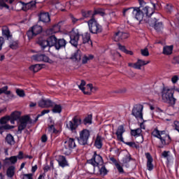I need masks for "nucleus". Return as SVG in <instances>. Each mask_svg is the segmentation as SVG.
<instances>
[{
	"mask_svg": "<svg viewBox=\"0 0 179 179\" xmlns=\"http://www.w3.org/2000/svg\"><path fill=\"white\" fill-rule=\"evenodd\" d=\"M139 7H129L127 8L123 9V16H127L131 13L133 17H135L136 20H143V17L152 16L155 13V10H160V3L158 2L151 3L152 8L149 6H147V3L144 0H138Z\"/></svg>",
	"mask_w": 179,
	"mask_h": 179,
	"instance_id": "obj_1",
	"label": "nucleus"
},
{
	"mask_svg": "<svg viewBox=\"0 0 179 179\" xmlns=\"http://www.w3.org/2000/svg\"><path fill=\"white\" fill-rule=\"evenodd\" d=\"M10 120H15V121L18 120V126H17V134H22L26 128H27V124H31L32 120L29 115H24L20 117V112L14 111L10 115Z\"/></svg>",
	"mask_w": 179,
	"mask_h": 179,
	"instance_id": "obj_2",
	"label": "nucleus"
},
{
	"mask_svg": "<svg viewBox=\"0 0 179 179\" xmlns=\"http://www.w3.org/2000/svg\"><path fill=\"white\" fill-rule=\"evenodd\" d=\"M57 36L55 35L50 36L47 40L39 38L37 41V44L41 47L42 51L48 52L50 47H55L57 45Z\"/></svg>",
	"mask_w": 179,
	"mask_h": 179,
	"instance_id": "obj_3",
	"label": "nucleus"
},
{
	"mask_svg": "<svg viewBox=\"0 0 179 179\" xmlns=\"http://www.w3.org/2000/svg\"><path fill=\"white\" fill-rule=\"evenodd\" d=\"M162 99L165 100L169 106H174L177 100L174 98V89L164 87L162 90Z\"/></svg>",
	"mask_w": 179,
	"mask_h": 179,
	"instance_id": "obj_4",
	"label": "nucleus"
},
{
	"mask_svg": "<svg viewBox=\"0 0 179 179\" xmlns=\"http://www.w3.org/2000/svg\"><path fill=\"white\" fill-rule=\"evenodd\" d=\"M155 10H154V13L150 16H147V17H150L148 20V23L153 26L155 30H156L157 33H162L163 29H164V24H163L162 22H159V18L156 16H153L154 15H157V13H155Z\"/></svg>",
	"mask_w": 179,
	"mask_h": 179,
	"instance_id": "obj_5",
	"label": "nucleus"
},
{
	"mask_svg": "<svg viewBox=\"0 0 179 179\" xmlns=\"http://www.w3.org/2000/svg\"><path fill=\"white\" fill-rule=\"evenodd\" d=\"M87 24L90 33L92 34H99L103 31V27L99 22L96 20V18H91L87 21Z\"/></svg>",
	"mask_w": 179,
	"mask_h": 179,
	"instance_id": "obj_6",
	"label": "nucleus"
},
{
	"mask_svg": "<svg viewBox=\"0 0 179 179\" xmlns=\"http://www.w3.org/2000/svg\"><path fill=\"white\" fill-rule=\"evenodd\" d=\"M81 124L82 119L76 115L66 124V128H68V129L71 131L73 133L76 134V129H78L79 125Z\"/></svg>",
	"mask_w": 179,
	"mask_h": 179,
	"instance_id": "obj_7",
	"label": "nucleus"
},
{
	"mask_svg": "<svg viewBox=\"0 0 179 179\" xmlns=\"http://www.w3.org/2000/svg\"><path fill=\"white\" fill-rule=\"evenodd\" d=\"M87 163L91 164L93 167H99V166H101L104 163V161L103 160V157L97 154L96 151H94L92 159H88Z\"/></svg>",
	"mask_w": 179,
	"mask_h": 179,
	"instance_id": "obj_8",
	"label": "nucleus"
},
{
	"mask_svg": "<svg viewBox=\"0 0 179 179\" xmlns=\"http://www.w3.org/2000/svg\"><path fill=\"white\" fill-rule=\"evenodd\" d=\"M89 138H90V131L84 129L80 132V136L77 138V140L79 145L85 146V145H87Z\"/></svg>",
	"mask_w": 179,
	"mask_h": 179,
	"instance_id": "obj_9",
	"label": "nucleus"
},
{
	"mask_svg": "<svg viewBox=\"0 0 179 179\" xmlns=\"http://www.w3.org/2000/svg\"><path fill=\"white\" fill-rule=\"evenodd\" d=\"M143 105L142 104H136L134 106L131 115H134L136 118H139L140 120H143Z\"/></svg>",
	"mask_w": 179,
	"mask_h": 179,
	"instance_id": "obj_10",
	"label": "nucleus"
},
{
	"mask_svg": "<svg viewBox=\"0 0 179 179\" xmlns=\"http://www.w3.org/2000/svg\"><path fill=\"white\" fill-rule=\"evenodd\" d=\"M159 141L161 142V144L158 146L159 149H163L164 146H169L171 143V137L167 133L166 131H165V133L164 135L161 136L159 138Z\"/></svg>",
	"mask_w": 179,
	"mask_h": 179,
	"instance_id": "obj_11",
	"label": "nucleus"
},
{
	"mask_svg": "<svg viewBox=\"0 0 179 179\" xmlns=\"http://www.w3.org/2000/svg\"><path fill=\"white\" fill-rule=\"evenodd\" d=\"M76 148V143H75V139L70 138L64 142V150H66L65 155H71V150Z\"/></svg>",
	"mask_w": 179,
	"mask_h": 179,
	"instance_id": "obj_12",
	"label": "nucleus"
},
{
	"mask_svg": "<svg viewBox=\"0 0 179 179\" xmlns=\"http://www.w3.org/2000/svg\"><path fill=\"white\" fill-rule=\"evenodd\" d=\"M20 3L22 5V10L24 12H27V10H36V8H37V2H36V1H31L29 3H24V1H20Z\"/></svg>",
	"mask_w": 179,
	"mask_h": 179,
	"instance_id": "obj_13",
	"label": "nucleus"
},
{
	"mask_svg": "<svg viewBox=\"0 0 179 179\" xmlns=\"http://www.w3.org/2000/svg\"><path fill=\"white\" fill-rule=\"evenodd\" d=\"M128 37H129V34L128 33L117 31L113 35V40L116 43H118V41H124V40H126Z\"/></svg>",
	"mask_w": 179,
	"mask_h": 179,
	"instance_id": "obj_14",
	"label": "nucleus"
},
{
	"mask_svg": "<svg viewBox=\"0 0 179 179\" xmlns=\"http://www.w3.org/2000/svg\"><path fill=\"white\" fill-rule=\"evenodd\" d=\"M31 59L32 61H36L37 62H51V59H50V57H48L45 55L40 53L33 55L31 57Z\"/></svg>",
	"mask_w": 179,
	"mask_h": 179,
	"instance_id": "obj_15",
	"label": "nucleus"
},
{
	"mask_svg": "<svg viewBox=\"0 0 179 179\" xmlns=\"http://www.w3.org/2000/svg\"><path fill=\"white\" fill-rule=\"evenodd\" d=\"M38 107L41 108H50V107H54V101H51L49 99H41L38 102Z\"/></svg>",
	"mask_w": 179,
	"mask_h": 179,
	"instance_id": "obj_16",
	"label": "nucleus"
},
{
	"mask_svg": "<svg viewBox=\"0 0 179 179\" xmlns=\"http://www.w3.org/2000/svg\"><path fill=\"white\" fill-rule=\"evenodd\" d=\"M80 37V34H79V32L72 31L70 33V43H71V45H73L74 47H78V41H79Z\"/></svg>",
	"mask_w": 179,
	"mask_h": 179,
	"instance_id": "obj_17",
	"label": "nucleus"
},
{
	"mask_svg": "<svg viewBox=\"0 0 179 179\" xmlns=\"http://www.w3.org/2000/svg\"><path fill=\"white\" fill-rule=\"evenodd\" d=\"M149 63L150 62H146L145 60L138 59L136 63H128V66L130 68H134V69H141L142 66H144V65H148Z\"/></svg>",
	"mask_w": 179,
	"mask_h": 179,
	"instance_id": "obj_18",
	"label": "nucleus"
},
{
	"mask_svg": "<svg viewBox=\"0 0 179 179\" xmlns=\"http://www.w3.org/2000/svg\"><path fill=\"white\" fill-rule=\"evenodd\" d=\"M145 157L147 159V169L148 171H152L155 168V165H153V157L150 152H145Z\"/></svg>",
	"mask_w": 179,
	"mask_h": 179,
	"instance_id": "obj_19",
	"label": "nucleus"
},
{
	"mask_svg": "<svg viewBox=\"0 0 179 179\" xmlns=\"http://www.w3.org/2000/svg\"><path fill=\"white\" fill-rule=\"evenodd\" d=\"M39 22H42L43 23H48L51 22V18L50 17V13L48 12H41L38 14Z\"/></svg>",
	"mask_w": 179,
	"mask_h": 179,
	"instance_id": "obj_20",
	"label": "nucleus"
},
{
	"mask_svg": "<svg viewBox=\"0 0 179 179\" xmlns=\"http://www.w3.org/2000/svg\"><path fill=\"white\" fill-rule=\"evenodd\" d=\"M80 36L82 37L83 44H88V45L93 46V42L92 41L91 36L89 32H86L81 35L80 34Z\"/></svg>",
	"mask_w": 179,
	"mask_h": 179,
	"instance_id": "obj_21",
	"label": "nucleus"
},
{
	"mask_svg": "<svg viewBox=\"0 0 179 179\" xmlns=\"http://www.w3.org/2000/svg\"><path fill=\"white\" fill-rule=\"evenodd\" d=\"M99 15V16H106V11L103 8H94L91 16V19H95V16Z\"/></svg>",
	"mask_w": 179,
	"mask_h": 179,
	"instance_id": "obj_22",
	"label": "nucleus"
},
{
	"mask_svg": "<svg viewBox=\"0 0 179 179\" xmlns=\"http://www.w3.org/2000/svg\"><path fill=\"white\" fill-rule=\"evenodd\" d=\"M57 162L59 163V166L62 167V169L69 166V164H68V161L66 160V157H65V156L59 155Z\"/></svg>",
	"mask_w": 179,
	"mask_h": 179,
	"instance_id": "obj_23",
	"label": "nucleus"
},
{
	"mask_svg": "<svg viewBox=\"0 0 179 179\" xmlns=\"http://www.w3.org/2000/svg\"><path fill=\"white\" fill-rule=\"evenodd\" d=\"M67 42L64 38L57 39L56 41V50H61V48H64L66 47Z\"/></svg>",
	"mask_w": 179,
	"mask_h": 179,
	"instance_id": "obj_24",
	"label": "nucleus"
},
{
	"mask_svg": "<svg viewBox=\"0 0 179 179\" xmlns=\"http://www.w3.org/2000/svg\"><path fill=\"white\" fill-rule=\"evenodd\" d=\"M166 130L159 131L157 128H155L151 133V135L154 136V138H157V139H160L162 135H164Z\"/></svg>",
	"mask_w": 179,
	"mask_h": 179,
	"instance_id": "obj_25",
	"label": "nucleus"
},
{
	"mask_svg": "<svg viewBox=\"0 0 179 179\" xmlns=\"http://www.w3.org/2000/svg\"><path fill=\"white\" fill-rule=\"evenodd\" d=\"M52 107V111L54 114H61V113H62V106H61V104H57L54 102Z\"/></svg>",
	"mask_w": 179,
	"mask_h": 179,
	"instance_id": "obj_26",
	"label": "nucleus"
},
{
	"mask_svg": "<svg viewBox=\"0 0 179 179\" xmlns=\"http://www.w3.org/2000/svg\"><path fill=\"white\" fill-rule=\"evenodd\" d=\"M2 34L3 37H6L7 40H9V38H12V34H10V31L9 30V28L8 27H5L2 29Z\"/></svg>",
	"mask_w": 179,
	"mask_h": 179,
	"instance_id": "obj_27",
	"label": "nucleus"
},
{
	"mask_svg": "<svg viewBox=\"0 0 179 179\" xmlns=\"http://www.w3.org/2000/svg\"><path fill=\"white\" fill-rule=\"evenodd\" d=\"M94 146L96 148V149H101L103 148V140H101V136H96L94 142Z\"/></svg>",
	"mask_w": 179,
	"mask_h": 179,
	"instance_id": "obj_28",
	"label": "nucleus"
},
{
	"mask_svg": "<svg viewBox=\"0 0 179 179\" xmlns=\"http://www.w3.org/2000/svg\"><path fill=\"white\" fill-rule=\"evenodd\" d=\"M48 131L51 135H58L59 134V130L55 129L54 124L49 125L48 127Z\"/></svg>",
	"mask_w": 179,
	"mask_h": 179,
	"instance_id": "obj_29",
	"label": "nucleus"
},
{
	"mask_svg": "<svg viewBox=\"0 0 179 179\" xmlns=\"http://www.w3.org/2000/svg\"><path fill=\"white\" fill-rule=\"evenodd\" d=\"M81 15L83 16V20L85 19H87V17H90L92 15H93V11L92 10H81Z\"/></svg>",
	"mask_w": 179,
	"mask_h": 179,
	"instance_id": "obj_30",
	"label": "nucleus"
},
{
	"mask_svg": "<svg viewBox=\"0 0 179 179\" xmlns=\"http://www.w3.org/2000/svg\"><path fill=\"white\" fill-rule=\"evenodd\" d=\"M41 69H43V65L42 64H34L29 66V71H32L35 73L36 72H38V71H41Z\"/></svg>",
	"mask_w": 179,
	"mask_h": 179,
	"instance_id": "obj_31",
	"label": "nucleus"
},
{
	"mask_svg": "<svg viewBox=\"0 0 179 179\" xmlns=\"http://www.w3.org/2000/svg\"><path fill=\"white\" fill-rule=\"evenodd\" d=\"M173 45L164 46L163 48V54L164 55H171L173 54Z\"/></svg>",
	"mask_w": 179,
	"mask_h": 179,
	"instance_id": "obj_32",
	"label": "nucleus"
},
{
	"mask_svg": "<svg viewBox=\"0 0 179 179\" xmlns=\"http://www.w3.org/2000/svg\"><path fill=\"white\" fill-rule=\"evenodd\" d=\"M32 30L34 31V32L35 33L36 36H38V34H40L41 33H43V27L40 26V25H34L31 27Z\"/></svg>",
	"mask_w": 179,
	"mask_h": 179,
	"instance_id": "obj_33",
	"label": "nucleus"
},
{
	"mask_svg": "<svg viewBox=\"0 0 179 179\" xmlns=\"http://www.w3.org/2000/svg\"><path fill=\"white\" fill-rule=\"evenodd\" d=\"M13 128H15V126H12L10 124H5L0 126V135H2V134H3L5 131L8 129H13Z\"/></svg>",
	"mask_w": 179,
	"mask_h": 179,
	"instance_id": "obj_34",
	"label": "nucleus"
},
{
	"mask_svg": "<svg viewBox=\"0 0 179 179\" xmlns=\"http://www.w3.org/2000/svg\"><path fill=\"white\" fill-rule=\"evenodd\" d=\"M92 120H93V115L90 114L84 118L83 122L84 125H87V124L90 125L92 124Z\"/></svg>",
	"mask_w": 179,
	"mask_h": 179,
	"instance_id": "obj_35",
	"label": "nucleus"
},
{
	"mask_svg": "<svg viewBox=\"0 0 179 179\" xmlns=\"http://www.w3.org/2000/svg\"><path fill=\"white\" fill-rule=\"evenodd\" d=\"M6 141L8 145H15V138L10 134H8L6 136Z\"/></svg>",
	"mask_w": 179,
	"mask_h": 179,
	"instance_id": "obj_36",
	"label": "nucleus"
},
{
	"mask_svg": "<svg viewBox=\"0 0 179 179\" xmlns=\"http://www.w3.org/2000/svg\"><path fill=\"white\" fill-rule=\"evenodd\" d=\"M6 174H7V177L12 178V177L15 176V167L13 166L8 167L7 169Z\"/></svg>",
	"mask_w": 179,
	"mask_h": 179,
	"instance_id": "obj_37",
	"label": "nucleus"
},
{
	"mask_svg": "<svg viewBox=\"0 0 179 179\" xmlns=\"http://www.w3.org/2000/svg\"><path fill=\"white\" fill-rule=\"evenodd\" d=\"M141 134H142V129L141 128L131 130V136H141Z\"/></svg>",
	"mask_w": 179,
	"mask_h": 179,
	"instance_id": "obj_38",
	"label": "nucleus"
},
{
	"mask_svg": "<svg viewBox=\"0 0 179 179\" xmlns=\"http://www.w3.org/2000/svg\"><path fill=\"white\" fill-rule=\"evenodd\" d=\"M9 47L11 48V50H17V48H19V41H10Z\"/></svg>",
	"mask_w": 179,
	"mask_h": 179,
	"instance_id": "obj_39",
	"label": "nucleus"
},
{
	"mask_svg": "<svg viewBox=\"0 0 179 179\" xmlns=\"http://www.w3.org/2000/svg\"><path fill=\"white\" fill-rule=\"evenodd\" d=\"M9 121H10V116L6 115L0 119V124L1 125H4L5 124H7Z\"/></svg>",
	"mask_w": 179,
	"mask_h": 179,
	"instance_id": "obj_40",
	"label": "nucleus"
},
{
	"mask_svg": "<svg viewBox=\"0 0 179 179\" xmlns=\"http://www.w3.org/2000/svg\"><path fill=\"white\" fill-rule=\"evenodd\" d=\"M61 24H62V22H59L52 27V30L53 33H58L61 30Z\"/></svg>",
	"mask_w": 179,
	"mask_h": 179,
	"instance_id": "obj_41",
	"label": "nucleus"
},
{
	"mask_svg": "<svg viewBox=\"0 0 179 179\" xmlns=\"http://www.w3.org/2000/svg\"><path fill=\"white\" fill-rule=\"evenodd\" d=\"M69 17L71 20V23H73V24H76V23H78V22H82V20H83V18H76L75 17V16H73V15L70 14L69 15Z\"/></svg>",
	"mask_w": 179,
	"mask_h": 179,
	"instance_id": "obj_42",
	"label": "nucleus"
},
{
	"mask_svg": "<svg viewBox=\"0 0 179 179\" xmlns=\"http://www.w3.org/2000/svg\"><path fill=\"white\" fill-rule=\"evenodd\" d=\"M53 3L55 5L56 9L62 10V12H65V8H62V4H61L58 0H55Z\"/></svg>",
	"mask_w": 179,
	"mask_h": 179,
	"instance_id": "obj_43",
	"label": "nucleus"
},
{
	"mask_svg": "<svg viewBox=\"0 0 179 179\" xmlns=\"http://www.w3.org/2000/svg\"><path fill=\"white\" fill-rule=\"evenodd\" d=\"M124 132H125V129H124V125H120L117 127L115 135H124Z\"/></svg>",
	"mask_w": 179,
	"mask_h": 179,
	"instance_id": "obj_44",
	"label": "nucleus"
},
{
	"mask_svg": "<svg viewBox=\"0 0 179 179\" xmlns=\"http://www.w3.org/2000/svg\"><path fill=\"white\" fill-rule=\"evenodd\" d=\"M169 153H170V151H164L162 153V157H164V159H166V163H170V155Z\"/></svg>",
	"mask_w": 179,
	"mask_h": 179,
	"instance_id": "obj_45",
	"label": "nucleus"
},
{
	"mask_svg": "<svg viewBox=\"0 0 179 179\" xmlns=\"http://www.w3.org/2000/svg\"><path fill=\"white\" fill-rule=\"evenodd\" d=\"M27 36L28 38L30 40L33 38V37H36V34L34 33V31H33V29L31 28L29 30L27 31Z\"/></svg>",
	"mask_w": 179,
	"mask_h": 179,
	"instance_id": "obj_46",
	"label": "nucleus"
},
{
	"mask_svg": "<svg viewBox=\"0 0 179 179\" xmlns=\"http://www.w3.org/2000/svg\"><path fill=\"white\" fill-rule=\"evenodd\" d=\"M124 145L129 146V148H135V149H139V145H136L135 142H124Z\"/></svg>",
	"mask_w": 179,
	"mask_h": 179,
	"instance_id": "obj_47",
	"label": "nucleus"
},
{
	"mask_svg": "<svg viewBox=\"0 0 179 179\" xmlns=\"http://www.w3.org/2000/svg\"><path fill=\"white\" fill-rule=\"evenodd\" d=\"M6 160H9L11 164H16V163H17V157L11 156L8 158H6Z\"/></svg>",
	"mask_w": 179,
	"mask_h": 179,
	"instance_id": "obj_48",
	"label": "nucleus"
},
{
	"mask_svg": "<svg viewBox=\"0 0 179 179\" xmlns=\"http://www.w3.org/2000/svg\"><path fill=\"white\" fill-rule=\"evenodd\" d=\"M131 160H132V157H131V155H126L125 157L122 159V162L124 163V164L129 163Z\"/></svg>",
	"mask_w": 179,
	"mask_h": 179,
	"instance_id": "obj_49",
	"label": "nucleus"
},
{
	"mask_svg": "<svg viewBox=\"0 0 179 179\" xmlns=\"http://www.w3.org/2000/svg\"><path fill=\"white\" fill-rule=\"evenodd\" d=\"M3 8H6V9H9V6L6 4V1H3V0H0V9L2 10Z\"/></svg>",
	"mask_w": 179,
	"mask_h": 179,
	"instance_id": "obj_50",
	"label": "nucleus"
},
{
	"mask_svg": "<svg viewBox=\"0 0 179 179\" xmlns=\"http://www.w3.org/2000/svg\"><path fill=\"white\" fill-rule=\"evenodd\" d=\"M100 174H103V176H107L108 173V171L106 168V166H102L101 168L99 169Z\"/></svg>",
	"mask_w": 179,
	"mask_h": 179,
	"instance_id": "obj_51",
	"label": "nucleus"
},
{
	"mask_svg": "<svg viewBox=\"0 0 179 179\" xmlns=\"http://www.w3.org/2000/svg\"><path fill=\"white\" fill-rule=\"evenodd\" d=\"M16 93L19 97H24V96H26V94H24V91L23 90L17 89Z\"/></svg>",
	"mask_w": 179,
	"mask_h": 179,
	"instance_id": "obj_52",
	"label": "nucleus"
},
{
	"mask_svg": "<svg viewBox=\"0 0 179 179\" xmlns=\"http://www.w3.org/2000/svg\"><path fill=\"white\" fill-rule=\"evenodd\" d=\"M87 87H88V89H90L89 92H90V93H92V92L97 91V87H93V84H87Z\"/></svg>",
	"mask_w": 179,
	"mask_h": 179,
	"instance_id": "obj_53",
	"label": "nucleus"
},
{
	"mask_svg": "<svg viewBox=\"0 0 179 179\" xmlns=\"http://www.w3.org/2000/svg\"><path fill=\"white\" fill-rule=\"evenodd\" d=\"M71 59H76V61H79L80 59V55L79 52H76L71 56Z\"/></svg>",
	"mask_w": 179,
	"mask_h": 179,
	"instance_id": "obj_54",
	"label": "nucleus"
},
{
	"mask_svg": "<svg viewBox=\"0 0 179 179\" xmlns=\"http://www.w3.org/2000/svg\"><path fill=\"white\" fill-rule=\"evenodd\" d=\"M141 55L143 57H149V50L148 48L142 49L141 50Z\"/></svg>",
	"mask_w": 179,
	"mask_h": 179,
	"instance_id": "obj_55",
	"label": "nucleus"
},
{
	"mask_svg": "<svg viewBox=\"0 0 179 179\" xmlns=\"http://www.w3.org/2000/svg\"><path fill=\"white\" fill-rule=\"evenodd\" d=\"M4 94H6V96H8L9 99H15V95L12 94L10 91H8V90H6V92H4Z\"/></svg>",
	"mask_w": 179,
	"mask_h": 179,
	"instance_id": "obj_56",
	"label": "nucleus"
},
{
	"mask_svg": "<svg viewBox=\"0 0 179 179\" xmlns=\"http://www.w3.org/2000/svg\"><path fill=\"white\" fill-rule=\"evenodd\" d=\"M79 89H80V90H82V92L84 93V94H87L88 96H90V94H92V92H90L85 91V86L79 85Z\"/></svg>",
	"mask_w": 179,
	"mask_h": 179,
	"instance_id": "obj_57",
	"label": "nucleus"
},
{
	"mask_svg": "<svg viewBox=\"0 0 179 179\" xmlns=\"http://www.w3.org/2000/svg\"><path fill=\"white\" fill-rule=\"evenodd\" d=\"M48 113H50V109H44L41 111V114L38 115V118L43 117V115H45V114H48Z\"/></svg>",
	"mask_w": 179,
	"mask_h": 179,
	"instance_id": "obj_58",
	"label": "nucleus"
},
{
	"mask_svg": "<svg viewBox=\"0 0 179 179\" xmlns=\"http://www.w3.org/2000/svg\"><path fill=\"white\" fill-rule=\"evenodd\" d=\"M22 179H33V173H24Z\"/></svg>",
	"mask_w": 179,
	"mask_h": 179,
	"instance_id": "obj_59",
	"label": "nucleus"
},
{
	"mask_svg": "<svg viewBox=\"0 0 179 179\" xmlns=\"http://www.w3.org/2000/svg\"><path fill=\"white\" fill-rule=\"evenodd\" d=\"M115 167L117 169V171H119L120 173H124V168H122V166H121L120 163L116 164Z\"/></svg>",
	"mask_w": 179,
	"mask_h": 179,
	"instance_id": "obj_60",
	"label": "nucleus"
},
{
	"mask_svg": "<svg viewBox=\"0 0 179 179\" xmlns=\"http://www.w3.org/2000/svg\"><path fill=\"white\" fill-rule=\"evenodd\" d=\"M118 48L120 51H122V52H124L127 51V48H125L124 45H121V43H117Z\"/></svg>",
	"mask_w": 179,
	"mask_h": 179,
	"instance_id": "obj_61",
	"label": "nucleus"
},
{
	"mask_svg": "<svg viewBox=\"0 0 179 179\" xmlns=\"http://www.w3.org/2000/svg\"><path fill=\"white\" fill-rule=\"evenodd\" d=\"M8 89H9V87H8V85H6L1 88H0V94H5V92H6V90H8Z\"/></svg>",
	"mask_w": 179,
	"mask_h": 179,
	"instance_id": "obj_62",
	"label": "nucleus"
},
{
	"mask_svg": "<svg viewBox=\"0 0 179 179\" xmlns=\"http://www.w3.org/2000/svg\"><path fill=\"white\" fill-rule=\"evenodd\" d=\"M171 82H172V83H173V84L177 83V82H178V76H173L171 78Z\"/></svg>",
	"mask_w": 179,
	"mask_h": 179,
	"instance_id": "obj_63",
	"label": "nucleus"
},
{
	"mask_svg": "<svg viewBox=\"0 0 179 179\" xmlns=\"http://www.w3.org/2000/svg\"><path fill=\"white\" fill-rule=\"evenodd\" d=\"M173 64H179V55L173 57Z\"/></svg>",
	"mask_w": 179,
	"mask_h": 179,
	"instance_id": "obj_64",
	"label": "nucleus"
}]
</instances>
